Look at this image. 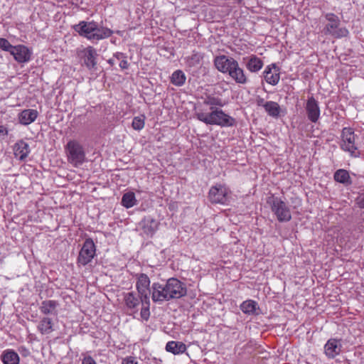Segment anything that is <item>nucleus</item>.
<instances>
[{"label":"nucleus","mask_w":364,"mask_h":364,"mask_svg":"<svg viewBox=\"0 0 364 364\" xmlns=\"http://www.w3.org/2000/svg\"><path fill=\"white\" fill-rule=\"evenodd\" d=\"M215 68L223 73H228L237 83H245L247 80L244 71L238 63L232 58L226 55L217 56L214 60Z\"/></svg>","instance_id":"f257e3e1"},{"label":"nucleus","mask_w":364,"mask_h":364,"mask_svg":"<svg viewBox=\"0 0 364 364\" xmlns=\"http://www.w3.org/2000/svg\"><path fill=\"white\" fill-rule=\"evenodd\" d=\"M210 109L211 112L209 114L203 112H197L196 114L197 119L206 124H215L221 127H230L234 124L235 119L221 109H213V107H210Z\"/></svg>","instance_id":"f03ea898"},{"label":"nucleus","mask_w":364,"mask_h":364,"mask_svg":"<svg viewBox=\"0 0 364 364\" xmlns=\"http://www.w3.org/2000/svg\"><path fill=\"white\" fill-rule=\"evenodd\" d=\"M67 160L74 167L81 166L86 159L83 146L76 140H70L65 146Z\"/></svg>","instance_id":"7ed1b4c3"},{"label":"nucleus","mask_w":364,"mask_h":364,"mask_svg":"<svg viewBox=\"0 0 364 364\" xmlns=\"http://www.w3.org/2000/svg\"><path fill=\"white\" fill-rule=\"evenodd\" d=\"M267 203L270 205L271 210L279 222H288L291 219L289 206L280 198L272 195L267 198Z\"/></svg>","instance_id":"20e7f679"},{"label":"nucleus","mask_w":364,"mask_h":364,"mask_svg":"<svg viewBox=\"0 0 364 364\" xmlns=\"http://www.w3.org/2000/svg\"><path fill=\"white\" fill-rule=\"evenodd\" d=\"M325 18L328 21L323 29L325 34L337 38L348 36V31L346 28H339L341 21L337 15L333 13H327L325 14Z\"/></svg>","instance_id":"39448f33"},{"label":"nucleus","mask_w":364,"mask_h":364,"mask_svg":"<svg viewBox=\"0 0 364 364\" xmlns=\"http://www.w3.org/2000/svg\"><path fill=\"white\" fill-rule=\"evenodd\" d=\"M165 286L169 301L181 299L187 294L186 284L176 278L172 277L168 279L165 283Z\"/></svg>","instance_id":"423d86ee"},{"label":"nucleus","mask_w":364,"mask_h":364,"mask_svg":"<svg viewBox=\"0 0 364 364\" xmlns=\"http://www.w3.org/2000/svg\"><path fill=\"white\" fill-rule=\"evenodd\" d=\"M231 198V191L225 186L217 184L210 188L208 193L212 203L228 204Z\"/></svg>","instance_id":"0eeeda50"},{"label":"nucleus","mask_w":364,"mask_h":364,"mask_svg":"<svg viewBox=\"0 0 364 364\" xmlns=\"http://www.w3.org/2000/svg\"><path fill=\"white\" fill-rule=\"evenodd\" d=\"M95 245L91 238L85 240L77 257L78 265L85 266L90 263L95 256Z\"/></svg>","instance_id":"6e6552de"},{"label":"nucleus","mask_w":364,"mask_h":364,"mask_svg":"<svg viewBox=\"0 0 364 364\" xmlns=\"http://www.w3.org/2000/svg\"><path fill=\"white\" fill-rule=\"evenodd\" d=\"M78 56L82 59L83 65L89 70L96 69L97 50L92 46H87L77 52Z\"/></svg>","instance_id":"1a4fd4ad"},{"label":"nucleus","mask_w":364,"mask_h":364,"mask_svg":"<svg viewBox=\"0 0 364 364\" xmlns=\"http://www.w3.org/2000/svg\"><path fill=\"white\" fill-rule=\"evenodd\" d=\"M342 141L341 146L344 151L355 154L357 147L355 146V134L352 129L344 128L342 131Z\"/></svg>","instance_id":"9d476101"},{"label":"nucleus","mask_w":364,"mask_h":364,"mask_svg":"<svg viewBox=\"0 0 364 364\" xmlns=\"http://www.w3.org/2000/svg\"><path fill=\"white\" fill-rule=\"evenodd\" d=\"M150 279L146 274H140L137 276V282L136 287L139 295V299H144V301L147 303V299L149 298L151 289H149Z\"/></svg>","instance_id":"9b49d317"},{"label":"nucleus","mask_w":364,"mask_h":364,"mask_svg":"<svg viewBox=\"0 0 364 364\" xmlns=\"http://www.w3.org/2000/svg\"><path fill=\"white\" fill-rule=\"evenodd\" d=\"M342 351L341 341L336 338H330L324 346V353L328 358L333 359Z\"/></svg>","instance_id":"f8f14e48"},{"label":"nucleus","mask_w":364,"mask_h":364,"mask_svg":"<svg viewBox=\"0 0 364 364\" xmlns=\"http://www.w3.org/2000/svg\"><path fill=\"white\" fill-rule=\"evenodd\" d=\"M151 299L154 302L169 301L165 284L154 283L151 289Z\"/></svg>","instance_id":"ddd939ff"},{"label":"nucleus","mask_w":364,"mask_h":364,"mask_svg":"<svg viewBox=\"0 0 364 364\" xmlns=\"http://www.w3.org/2000/svg\"><path fill=\"white\" fill-rule=\"evenodd\" d=\"M32 52L23 45L16 46L11 51L14 59L20 63H27L31 60Z\"/></svg>","instance_id":"4468645a"},{"label":"nucleus","mask_w":364,"mask_h":364,"mask_svg":"<svg viewBox=\"0 0 364 364\" xmlns=\"http://www.w3.org/2000/svg\"><path fill=\"white\" fill-rule=\"evenodd\" d=\"M308 119L312 122H316L320 116V109L318 101L313 97L308 98L306 105Z\"/></svg>","instance_id":"2eb2a0df"},{"label":"nucleus","mask_w":364,"mask_h":364,"mask_svg":"<svg viewBox=\"0 0 364 364\" xmlns=\"http://www.w3.org/2000/svg\"><path fill=\"white\" fill-rule=\"evenodd\" d=\"M95 26V21H82L78 24L73 26L75 31L78 33L80 36L85 37L88 40L91 41V36L92 34L93 26Z\"/></svg>","instance_id":"dca6fc26"},{"label":"nucleus","mask_w":364,"mask_h":364,"mask_svg":"<svg viewBox=\"0 0 364 364\" xmlns=\"http://www.w3.org/2000/svg\"><path fill=\"white\" fill-rule=\"evenodd\" d=\"M14 154L20 161H24L28 156L31 149L28 144L23 140L17 141L13 147Z\"/></svg>","instance_id":"f3484780"},{"label":"nucleus","mask_w":364,"mask_h":364,"mask_svg":"<svg viewBox=\"0 0 364 364\" xmlns=\"http://www.w3.org/2000/svg\"><path fill=\"white\" fill-rule=\"evenodd\" d=\"M159 222L156 219L147 216L143 218L139 223V226L142 229L144 234L152 236L158 230Z\"/></svg>","instance_id":"a211bd4d"},{"label":"nucleus","mask_w":364,"mask_h":364,"mask_svg":"<svg viewBox=\"0 0 364 364\" xmlns=\"http://www.w3.org/2000/svg\"><path fill=\"white\" fill-rule=\"evenodd\" d=\"M263 74L265 81L270 85H276L279 80V68L274 63L268 65Z\"/></svg>","instance_id":"6ab92c4d"},{"label":"nucleus","mask_w":364,"mask_h":364,"mask_svg":"<svg viewBox=\"0 0 364 364\" xmlns=\"http://www.w3.org/2000/svg\"><path fill=\"white\" fill-rule=\"evenodd\" d=\"M92 34L91 36V41H100L110 37L113 31L106 27L99 26L98 23L95 21L93 26Z\"/></svg>","instance_id":"aec40b11"},{"label":"nucleus","mask_w":364,"mask_h":364,"mask_svg":"<svg viewBox=\"0 0 364 364\" xmlns=\"http://www.w3.org/2000/svg\"><path fill=\"white\" fill-rule=\"evenodd\" d=\"M92 34L91 36V41H100L110 37L113 31L106 27L99 26L98 23L95 21L93 26Z\"/></svg>","instance_id":"412c9836"},{"label":"nucleus","mask_w":364,"mask_h":364,"mask_svg":"<svg viewBox=\"0 0 364 364\" xmlns=\"http://www.w3.org/2000/svg\"><path fill=\"white\" fill-rule=\"evenodd\" d=\"M38 114V113L36 109H24L18 114L19 122L23 125H28L36 120Z\"/></svg>","instance_id":"4be33fe9"},{"label":"nucleus","mask_w":364,"mask_h":364,"mask_svg":"<svg viewBox=\"0 0 364 364\" xmlns=\"http://www.w3.org/2000/svg\"><path fill=\"white\" fill-rule=\"evenodd\" d=\"M124 301L126 307L132 311V313H135L138 310L139 305V299L134 292H129L124 294Z\"/></svg>","instance_id":"5701e85b"},{"label":"nucleus","mask_w":364,"mask_h":364,"mask_svg":"<svg viewBox=\"0 0 364 364\" xmlns=\"http://www.w3.org/2000/svg\"><path fill=\"white\" fill-rule=\"evenodd\" d=\"M240 309L244 314L249 315H257L259 314V308L256 301L250 299L242 303L240 305Z\"/></svg>","instance_id":"b1692460"},{"label":"nucleus","mask_w":364,"mask_h":364,"mask_svg":"<svg viewBox=\"0 0 364 364\" xmlns=\"http://www.w3.org/2000/svg\"><path fill=\"white\" fill-rule=\"evenodd\" d=\"M166 350L174 355H178L186 350V346L183 342L171 341L166 343Z\"/></svg>","instance_id":"393cba45"},{"label":"nucleus","mask_w":364,"mask_h":364,"mask_svg":"<svg viewBox=\"0 0 364 364\" xmlns=\"http://www.w3.org/2000/svg\"><path fill=\"white\" fill-rule=\"evenodd\" d=\"M53 320L48 317H43L39 321L37 328L41 334H49L53 331Z\"/></svg>","instance_id":"a878e982"},{"label":"nucleus","mask_w":364,"mask_h":364,"mask_svg":"<svg viewBox=\"0 0 364 364\" xmlns=\"http://www.w3.org/2000/svg\"><path fill=\"white\" fill-rule=\"evenodd\" d=\"M58 304L57 301L53 300H46L43 301L40 306V311L42 314L45 315L48 314H56V308Z\"/></svg>","instance_id":"bb28decb"},{"label":"nucleus","mask_w":364,"mask_h":364,"mask_svg":"<svg viewBox=\"0 0 364 364\" xmlns=\"http://www.w3.org/2000/svg\"><path fill=\"white\" fill-rule=\"evenodd\" d=\"M4 364H18V355L13 350H4L1 356Z\"/></svg>","instance_id":"cd10ccee"},{"label":"nucleus","mask_w":364,"mask_h":364,"mask_svg":"<svg viewBox=\"0 0 364 364\" xmlns=\"http://www.w3.org/2000/svg\"><path fill=\"white\" fill-rule=\"evenodd\" d=\"M263 66L262 60L256 55L250 56L246 63L247 68L252 73L259 71Z\"/></svg>","instance_id":"c85d7f7f"},{"label":"nucleus","mask_w":364,"mask_h":364,"mask_svg":"<svg viewBox=\"0 0 364 364\" xmlns=\"http://www.w3.org/2000/svg\"><path fill=\"white\" fill-rule=\"evenodd\" d=\"M333 178L336 182L344 185H350L352 183L349 173L345 169L337 170L334 173Z\"/></svg>","instance_id":"c756f323"},{"label":"nucleus","mask_w":364,"mask_h":364,"mask_svg":"<svg viewBox=\"0 0 364 364\" xmlns=\"http://www.w3.org/2000/svg\"><path fill=\"white\" fill-rule=\"evenodd\" d=\"M264 108L268 114L272 117L277 118L279 115L280 107L274 102H267L264 105Z\"/></svg>","instance_id":"7c9ffc66"},{"label":"nucleus","mask_w":364,"mask_h":364,"mask_svg":"<svg viewBox=\"0 0 364 364\" xmlns=\"http://www.w3.org/2000/svg\"><path fill=\"white\" fill-rule=\"evenodd\" d=\"M204 103L205 105H210V107H213V106L223 107L227 103V101L221 99L218 96H215V95L213 94L206 96L204 100Z\"/></svg>","instance_id":"2f4dec72"},{"label":"nucleus","mask_w":364,"mask_h":364,"mask_svg":"<svg viewBox=\"0 0 364 364\" xmlns=\"http://www.w3.org/2000/svg\"><path fill=\"white\" fill-rule=\"evenodd\" d=\"M136 200L133 192H128L123 195L122 204L127 208H129L136 205Z\"/></svg>","instance_id":"473e14b6"},{"label":"nucleus","mask_w":364,"mask_h":364,"mask_svg":"<svg viewBox=\"0 0 364 364\" xmlns=\"http://www.w3.org/2000/svg\"><path fill=\"white\" fill-rule=\"evenodd\" d=\"M186 80V76L181 70L175 71L171 76V82L176 85H182Z\"/></svg>","instance_id":"72a5a7b5"},{"label":"nucleus","mask_w":364,"mask_h":364,"mask_svg":"<svg viewBox=\"0 0 364 364\" xmlns=\"http://www.w3.org/2000/svg\"><path fill=\"white\" fill-rule=\"evenodd\" d=\"M140 301L141 303L142 307L141 309V317L142 319L147 321L150 316V311H149V305H150V300L149 298L147 299V303L144 301V299H140Z\"/></svg>","instance_id":"f704fd0d"},{"label":"nucleus","mask_w":364,"mask_h":364,"mask_svg":"<svg viewBox=\"0 0 364 364\" xmlns=\"http://www.w3.org/2000/svg\"><path fill=\"white\" fill-rule=\"evenodd\" d=\"M114 58H116L117 60H118L119 65L121 69L124 70L129 68V63L127 60V56L123 53L117 52L114 53Z\"/></svg>","instance_id":"c9c22d12"},{"label":"nucleus","mask_w":364,"mask_h":364,"mask_svg":"<svg viewBox=\"0 0 364 364\" xmlns=\"http://www.w3.org/2000/svg\"><path fill=\"white\" fill-rule=\"evenodd\" d=\"M203 58V56L201 53L193 52L192 55L188 58V63L190 66H196L200 63Z\"/></svg>","instance_id":"e433bc0d"},{"label":"nucleus","mask_w":364,"mask_h":364,"mask_svg":"<svg viewBox=\"0 0 364 364\" xmlns=\"http://www.w3.org/2000/svg\"><path fill=\"white\" fill-rule=\"evenodd\" d=\"M144 126V116L136 117L132 121V127L135 130H141Z\"/></svg>","instance_id":"4c0bfd02"},{"label":"nucleus","mask_w":364,"mask_h":364,"mask_svg":"<svg viewBox=\"0 0 364 364\" xmlns=\"http://www.w3.org/2000/svg\"><path fill=\"white\" fill-rule=\"evenodd\" d=\"M14 46H12L9 41L4 38H0V48L4 51L9 52L10 53L14 48Z\"/></svg>","instance_id":"58836bf2"},{"label":"nucleus","mask_w":364,"mask_h":364,"mask_svg":"<svg viewBox=\"0 0 364 364\" xmlns=\"http://www.w3.org/2000/svg\"><path fill=\"white\" fill-rule=\"evenodd\" d=\"M122 364H139V362L135 357L128 356L122 360Z\"/></svg>","instance_id":"ea45409f"},{"label":"nucleus","mask_w":364,"mask_h":364,"mask_svg":"<svg viewBox=\"0 0 364 364\" xmlns=\"http://www.w3.org/2000/svg\"><path fill=\"white\" fill-rule=\"evenodd\" d=\"M82 364H97L95 360L90 355H86L82 360Z\"/></svg>","instance_id":"a19ab883"},{"label":"nucleus","mask_w":364,"mask_h":364,"mask_svg":"<svg viewBox=\"0 0 364 364\" xmlns=\"http://www.w3.org/2000/svg\"><path fill=\"white\" fill-rule=\"evenodd\" d=\"M8 134L7 129L4 126H0V141L2 140Z\"/></svg>","instance_id":"79ce46f5"},{"label":"nucleus","mask_w":364,"mask_h":364,"mask_svg":"<svg viewBox=\"0 0 364 364\" xmlns=\"http://www.w3.org/2000/svg\"><path fill=\"white\" fill-rule=\"evenodd\" d=\"M256 102L258 106H262L264 107V105L265 104L264 99L258 97Z\"/></svg>","instance_id":"37998d69"},{"label":"nucleus","mask_w":364,"mask_h":364,"mask_svg":"<svg viewBox=\"0 0 364 364\" xmlns=\"http://www.w3.org/2000/svg\"><path fill=\"white\" fill-rule=\"evenodd\" d=\"M117 60L116 58H114V55H113V58L108 60V63L111 65H113L115 64V61Z\"/></svg>","instance_id":"c03bdc74"}]
</instances>
